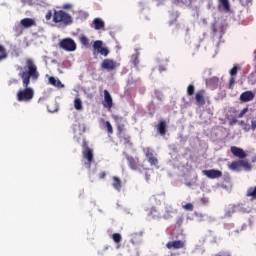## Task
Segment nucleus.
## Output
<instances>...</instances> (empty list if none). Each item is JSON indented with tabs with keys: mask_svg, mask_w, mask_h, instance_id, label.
<instances>
[{
	"mask_svg": "<svg viewBox=\"0 0 256 256\" xmlns=\"http://www.w3.org/2000/svg\"><path fill=\"white\" fill-rule=\"evenodd\" d=\"M26 71H23L19 74V77H21L23 81V87H25L24 90H20L17 93V100L18 101H31L35 95V91L33 88L29 87V83L31 79H34V81H37L39 79V72L37 71V66L35 65V62H33V59L28 58L26 60Z\"/></svg>",
	"mask_w": 256,
	"mask_h": 256,
	"instance_id": "f257e3e1",
	"label": "nucleus"
},
{
	"mask_svg": "<svg viewBox=\"0 0 256 256\" xmlns=\"http://www.w3.org/2000/svg\"><path fill=\"white\" fill-rule=\"evenodd\" d=\"M54 23H63V25H71L73 18L65 11H55L53 16Z\"/></svg>",
	"mask_w": 256,
	"mask_h": 256,
	"instance_id": "f03ea898",
	"label": "nucleus"
},
{
	"mask_svg": "<svg viewBox=\"0 0 256 256\" xmlns=\"http://www.w3.org/2000/svg\"><path fill=\"white\" fill-rule=\"evenodd\" d=\"M60 49L63 51H68L69 53H73V51H77V43L72 38H64L59 42Z\"/></svg>",
	"mask_w": 256,
	"mask_h": 256,
	"instance_id": "7ed1b4c3",
	"label": "nucleus"
},
{
	"mask_svg": "<svg viewBox=\"0 0 256 256\" xmlns=\"http://www.w3.org/2000/svg\"><path fill=\"white\" fill-rule=\"evenodd\" d=\"M119 64L113 59H104L101 63V69H104L105 71H115Z\"/></svg>",
	"mask_w": 256,
	"mask_h": 256,
	"instance_id": "20e7f679",
	"label": "nucleus"
},
{
	"mask_svg": "<svg viewBox=\"0 0 256 256\" xmlns=\"http://www.w3.org/2000/svg\"><path fill=\"white\" fill-rule=\"evenodd\" d=\"M83 158L87 159L88 163H85V167L87 169L91 168V163L93 162V150L84 144V149H83Z\"/></svg>",
	"mask_w": 256,
	"mask_h": 256,
	"instance_id": "39448f33",
	"label": "nucleus"
},
{
	"mask_svg": "<svg viewBox=\"0 0 256 256\" xmlns=\"http://www.w3.org/2000/svg\"><path fill=\"white\" fill-rule=\"evenodd\" d=\"M93 49L97 51V53H100V55H103L104 57H107V55H109V49L103 47V41L101 40H96L94 42Z\"/></svg>",
	"mask_w": 256,
	"mask_h": 256,
	"instance_id": "423d86ee",
	"label": "nucleus"
},
{
	"mask_svg": "<svg viewBox=\"0 0 256 256\" xmlns=\"http://www.w3.org/2000/svg\"><path fill=\"white\" fill-rule=\"evenodd\" d=\"M145 157L147 158L148 163H150V165H158L159 161L157 160L156 157L153 156V149L151 148H144L143 149Z\"/></svg>",
	"mask_w": 256,
	"mask_h": 256,
	"instance_id": "0eeeda50",
	"label": "nucleus"
},
{
	"mask_svg": "<svg viewBox=\"0 0 256 256\" xmlns=\"http://www.w3.org/2000/svg\"><path fill=\"white\" fill-rule=\"evenodd\" d=\"M202 173L208 177V179H219V177H223V172L215 169L203 170Z\"/></svg>",
	"mask_w": 256,
	"mask_h": 256,
	"instance_id": "6e6552de",
	"label": "nucleus"
},
{
	"mask_svg": "<svg viewBox=\"0 0 256 256\" xmlns=\"http://www.w3.org/2000/svg\"><path fill=\"white\" fill-rule=\"evenodd\" d=\"M103 107H105L106 109H111V107H113V97H111V93H109V91L104 90V100L102 102Z\"/></svg>",
	"mask_w": 256,
	"mask_h": 256,
	"instance_id": "1a4fd4ad",
	"label": "nucleus"
},
{
	"mask_svg": "<svg viewBox=\"0 0 256 256\" xmlns=\"http://www.w3.org/2000/svg\"><path fill=\"white\" fill-rule=\"evenodd\" d=\"M231 153L234 157H238V159H245V157H247V153L243 151V148H239L237 146L231 147Z\"/></svg>",
	"mask_w": 256,
	"mask_h": 256,
	"instance_id": "9d476101",
	"label": "nucleus"
},
{
	"mask_svg": "<svg viewBox=\"0 0 256 256\" xmlns=\"http://www.w3.org/2000/svg\"><path fill=\"white\" fill-rule=\"evenodd\" d=\"M255 99V93L251 91H246L240 95V101L243 103H249V101H253Z\"/></svg>",
	"mask_w": 256,
	"mask_h": 256,
	"instance_id": "9b49d317",
	"label": "nucleus"
},
{
	"mask_svg": "<svg viewBox=\"0 0 256 256\" xmlns=\"http://www.w3.org/2000/svg\"><path fill=\"white\" fill-rule=\"evenodd\" d=\"M167 249H183L185 242L181 240L171 241L166 244Z\"/></svg>",
	"mask_w": 256,
	"mask_h": 256,
	"instance_id": "f8f14e48",
	"label": "nucleus"
},
{
	"mask_svg": "<svg viewBox=\"0 0 256 256\" xmlns=\"http://www.w3.org/2000/svg\"><path fill=\"white\" fill-rule=\"evenodd\" d=\"M48 81H49L50 85H52L53 87H57L58 89H63V87H65V85H63V83H61V80H59V78L50 76L48 78Z\"/></svg>",
	"mask_w": 256,
	"mask_h": 256,
	"instance_id": "ddd939ff",
	"label": "nucleus"
},
{
	"mask_svg": "<svg viewBox=\"0 0 256 256\" xmlns=\"http://www.w3.org/2000/svg\"><path fill=\"white\" fill-rule=\"evenodd\" d=\"M20 25L25 29H29V27H34L35 21L32 18H24L20 21Z\"/></svg>",
	"mask_w": 256,
	"mask_h": 256,
	"instance_id": "4468645a",
	"label": "nucleus"
},
{
	"mask_svg": "<svg viewBox=\"0 0 256 256\" xmlns=\"http://www.w3.org/2000/svg\"><path fill=\"white\" fill-rule=\"evenodd\" d=\"M93 25L94 29H96V31H99V29H103L105 27V22L100 18H95L93 20Z\"/></svg>",
	"mask_w": 256,
	"mask_h": 256,
	"instance_id": "2eb2a0df",
	"label": "nucleus"
},
{
	"mask_svg": "<svg viewBox=\"0 0 256 256\" xmlns=\"http://www.w3.org/2000/svg\"><path fill=\"white\" fill-rule=\"evenodd\" d=\"M203 95H205V91L201 90L197 92L196 102L198 103V105H205V98L203 97Z\"/></svg>",
	"mask_w": 256,
	"mask_h": 256,
	"instance_id": "dca6fc26",
	"label": "nucleus"
},
{
	"mask_svg": "<svg viewBox=\"0 0 256 256\" xmlns=\"http://www.w3.org/2000/svg\"><path fill=\"white\" fill-rule=\"evenodd\" d=\"M74 109L76 111H83V101L81 100V98L76 97L74 99Z\"/></svg>",
	"mask_w": 256,
	"mask_h": 256,
	"instance_id": "f3484780",
	"label": "nucleus"
},
{
	"mask_svg": "<svg viewBox=\"0 0 256 256\" xmlns=\"http://www.w3.org/2000/svg\"><path fill=\"white\" fill-rule=\"evenodd\" d=\"M157 129L160 135H165V133H167V124L165 123V121H160Z\"/></svg>",
	"mask_w": 256,
	"mask_h": 256,
	"instance_id": "a211bd4d",
	"label": "nucleus"
},
{
	"mask_svg": "<svg viewBox=\"0 0 256 256\" xmlns=\"http://www.w3.org/2000/svg\"><path fill=\"white\" fill-rule=\"evenodd\" d=\"M228 167H229V169H231V171H241L240 160L233 161L232 163H230L228 165Z\"/></svg>",
	"mask_w": 256,
	"mask_h": 256,
	"instance_id": "6ab92c4d",
	"label": "nucleus"
},
{
	"mask_svg": "<svg viewBox=\"0 0 256 256\" xmlns=\"http://www.w3.org/2000/svg\"><path fill=\"white\" fill-rule=\"evenodd\" d=\"M218 83H219V78L217 77H213L210 80L206 81L207 87H211V89H215Z\"/></svg>",
	"mask_w": 256,
	"mask_h": 256,
	"instance_id": "aec40b11",
	"label": "nucleus"
},
{
	"mask_svg": "<svg viewBox=\"0 0 256 256\" xmlns=\"http://www.w3.org/2000/svg\"><path fill=\"white\" fill-rule=\"evenodd\" d=\"M112 187H114L116 191H121V179H119V177L117 176L113 177Z\"/></svg>",
	"mask_w": 256,
	"mask_h": 256,
	"instance_id": "412c9836",
	"label": "nucleus"
},
{
	"mask_svg": "<svg viewBox=\"0 0 256 256\" xmlns=\"http://www.w3.org/2000/svg\"><path fill=\"white\" fill-rule=\"evenodd\" d=\"M221 7H223L224 11L229 12L231 6L229 5V0H218Z\"/></svg>",
	"mask_w": 256,
	"mask_h": 256,
	"instance_id": "4be33fe9",
	"label": "nucleus"
},
{
	"mask_svg": "<svg viewBox=\"0 0 256 256\" xmlns=\"http://www.w3.org/2000/svg\"><path fill=\"white\" fill-rule=\"evenodd\" d=\"M240 167H243L245 171H251L252 167L247 160H240Z\"/></svg>",
	"mask_w": 256,
	"mask_h": 256,
	"instance_id": "5701e85b",
	"label": "nucleus"
},
{
	"mask_svg": "<svg viewBox=\"0 0 256 256\" xmlns=\"http://www.w3.org/2000/svg\"><path fill=\"white\" fill-rule=\"evenodd\" d=\"M79 41L84 47H87L89 45V38H87V36L85 35H81L79 37Z\"/></svg>",
	"mask_w": 256,
	"mask_h": 256,
	"instance_id": "b1692460",
	"label": "nucleus"
},
{
	"mask_svg": "<svg viewBox=\"0 0 256 256\" xmlns=\"http://www.w3.org/2000/svg\"><path fill=\"white\" fill-rule=\"evenodd\" d=\"M247 196L252 197V199H256V186L248 189Z\"/></svg>",
	"mask_w": 256,
	"mask_h": 256,
	"instance_id": "393cba45",
	"label": "nucleus"
},
{
	"mask_svg": "<svg viewBox=\"0 0 256 256\" xmlns=\"http://www.w3.org/2000/svg\"><path fill=\"white\" fill-rule=\"evenodd\" d=\"M3 59H7V52L5 51V47L0 45V61H3Z\"/></svg>",
	"mask_w": 256,
	"mask_h": 256,
	"instance_id": "a878e982",
	"label": "nucleus"
},
{
	"mask_svg": "<svg viewBox=\"0 0 256 256\" xmlns=\"http://www.w3.org/2000/svg\"><path fill=\"white\" fill-rule=\"evenodd\" d=\"M151 215L154 219H159V217H161V213H159V210L156 208H152Z\"/></svg>",
	"mask_w": 256,
	"mask_h": 256,
	"instance_id": "bb28decb",
	"label": "nucleus"
},
{
	"mask_svg": "<svg viewBox=\"0 0 256 256\" xmlns=\"http://www.w3.org/2000/svg\"><path fill=\"white\" fill-rule=\"evenodd\" d=\"M112 239L115 243H121V234L119 233L113 234Z\"/></svg>",
	"mask_w": 256,
	"mask_h": 256,
	"instance_id": "cd10ccee",
	"label": "nucleus"
},
{
	"mask_svg": "<svg viewBox=\"0 0 256 256\" xmlns=\"http://www.w3.org/2000/svg\"><path fill=\"white\" fill-rule=\"evenodd\" d=\"M128 161L131 169H137V164H135V160H133V158H128Z\"/></svg>",
	"mask_w": 256,
	"mask_h": 256,
	"instance_id": "c85d7f7f",
	"label": "nucleus"
},
{
	"mask_svg": "<svg viewBox=\"0 0 256 256\" xmlns=\"http://www.w3.org/2000/svg\"><path fill=\"white\" fill-rule=\"evenodd\" d=\"M187 93L188 95H193V93H195V86L189 85L187 88Z\"/></svg>",
	"mask_w": 256,
	"mask_h": 256,
	"instance_id": "c756f323",
	"label": "nucleus"
},
{
	"mask_svg": "<svg viewBox=\"0 0 256 256\" xmlns=\"http://www.w3.org/2000/svg\"><path fill=\"white\" fill-rule=\"evenodd\" d=\"M249 111V108H244L239 114H238V119H241L242 117H244L245 113H247Z\"/></svg>",
	"mask_w": 256,
	"mask_h": 256,
	"instance_id": "7c9ffc66",
	"label": "nucleus"
},
{
	"mask_svg": "<svg viewBox=\"0 0 256 256\" xmlns=\"http://www.w3.org/2000/svg\"><path fill=\"white\" fill-rule=\"evenodd\" d=\"M106 128L108 133H113V126H111V122L109 121L106 122Z\"/></svg>",
	"mask_w": 256,
	"mask_h": 256,
	"instance_id": "2f4dec72",
	"label": "nucleus"
},
{
	"mask_svg": "<svg viewBox=\"0 0 256 256\" xmlns=\"http://www.w3.org/2000/svg\"><path fill=\"white\" fill-rule=\"evenodd\" d=\"M183 209H186V211H193V204L187 203L183 206Z\"/></svg>",
	"mask_w": 256,
	"mask_h": 256,
	"instance_id": "473e14b6",
	"label": "nucleus"
},
{
	"mask_svg": "<svg viewBox=\"0 0 256 256\" xmlns=\"http://www.w3.org/2000/svg\"><path fill=\"white\" fill-rule=\"evenodd\" d=\"M230 75L233 77V75H237V66H234L231 70H230Z\"/></svg>",
	"mask_w": 256,
	"mask_h": 256,
	"instance_id": "72a5a7b5",
	"label": "nucleus"
},
{
	"mask_svg": "<svg viewBox=\"0 0 256 256\" xmlns=\"http://www.w3.org/2000/svg\"><path fill=\"white\" fill-rule=\"evenodd\" d=\"M22 3H24V5H33V0H22Z\"/></svg>",
	"mask_w": 256,
	"mask_h": 256,
	"instance_id": "f704fd0d",
	"label": "nucleus"
},
{
	"mask_svg": "<svg viewBox=\"0 0 256 256\" xmlns=\"http://www.w3.org/2000/svg\"><path fill=\"white\" fill-rule=\"evenodd\" d=\"M255 129H256V120H252V122H251V130L255 131Z\"/></svg>",
	"mask_w": 256,
	"mask_h": 256,
	"instance_id": "c9c22d12",
	"label": "nucleus"
},
{
	"mask_svg": "<svg viewBox=\"0 0 256 256\" xmlns=\"http://www.w3.org/2000/svg\"><path fill=\"white\" fill-rule=\"evenodd\" d=\"M51 17H53V14L51 12H48L46 14V21H50Z\"/></svg>",
	"mask_w": 256,
	"mask_h": 256,
	"instance_id": "e433bc0d",
	"label": "nucleus"
},
{
	"mask_svg": "<svg viewBox=\"0 0 256 256\" xmlns=\"http://www.w3.org/2000/svg\"><path fill=\"white\" fill-rule=\"evenodd\" d=\"M234 84H235V78L231 77L230 78V85H229L230 89H231V87H233Z\"/></svg>",
	"mask_w": 256,
	"mask_h": 256,
	"instance_id": "4c0bfd02",
	"label": "nucleus"
},
{
	"mask_svg": "<svg viewBox=\"0 0 256 256\" xmlns=\"http://www.w3.org/2000/svg\"><path fill=\"white\" fill-rule=\"evenodd\" d=\"M242 5H249L251 3V0H240Z\"/></svg>",
	"mask_w": 256,
	"mask_h": 256,
	"instance_id": "58836bf2",
	"label": "nucleus"
},
{
	"mask_svg": "<svg viewBox=\"0 0 256 256\" xmlns=\"http://www.w3.org/2000/svg\"><path fill=\"white\" fill-rule=\"evenodd\" d=\"M63 9H71V4H64Z\"/></svg>",
	"mask_w": 256,
	"mask_h": 256,
	"instance_id": "ea45409f",
	"label": "nucleus"
},
{
	"mask_svg": "<svg viewBox=\"0 0 256 256\" xmlns=\"http://www.w3.org/2000/svg\"><path fill=\"white\" fill-rule=\"evenodd\" d=\"M237 123V119H232L231 121H230V125H235Z\"/></svg>",
	"mask_w": 256,
	"mask_h": 256,
	"instance_id": "a19ab883",
	"label": "nucleus"
},
{
	"mask_svg": "<svg viewBox=\"0 0 256 256\" xmlns=\"http://www.w3.org/2000/svg\"><path fill=\"white\" fill-rule=\"evenodd\" d=\"M211 7H213V2H209L208 4V9H211Z\"/></svg>",
	"mask_w": 256,
	"mask_h": 256,
	"instance_id": "79ce46f5",
	"label": "nucleus"
},
{
	"mask_svg": "<svg viewBox=\"0 0 256 256\" xmlns=\"http://www.w3.org/2000/svg\"><path fill=\"white\" fill-rule=\"evenodd\" d=\"M249 126H244V131H249Z\"/></svg>",
	"mask_w": 256,
	"mask_h": 256,
	"instance_id": "37998d69",
	"label": "nucleus"
},
{
	"mask_svg": "<svg viewBox=\"0 0 256 256\" xmlns=\"http://www.w3.org/2000/svg\"><path fill=\"white\" fill-rule=\"evenodd\" d=\"M105 177V172H103L101 175H100V179H103Z\"/></svg>",
	"mask_w": 256,
	"mask_h": 256,
	"instance_id": "c03bdc74",
	"label": "nucleus"
},
{
	"mask_svg": "<svg viewBox=\"0 0 256 256\" xmlns=\"http://www.w3.org/2000/svg\"><path fill=\"white\" fill-rule=\"evenodd\" d=\"M232 213L235 211V206H230Z\"/></svg>",
	"mask_w": 256,
	"mask_h": 256,
	"instance_id": "a18cd8bd",
	"label": "nucleus"
},
{
	"mask_svg": "<svg viewBox=\"0 0 256 256\" xmlns=\"http://www.w3.org/2000/svg\"><path fill=\"white\" fill-rule=\"evenodd\" d=\"M252 161L253 163H256V156L253 157Z\"/></svg>",
	"mask_w": 256,
	"mask_h": 256,
	"instance_id": "49530a36",
	"label": "nucleus"
},
{
	"mask_svg": "<svg viewBox=\"0 0 256 256\" xmlns=\"http://www.w3.org/2000/svg\"><path fill=\"white\" fill-rule=\"evenodd\" d=\"M240 125H245V122H244V121H241V122H240Z\"/></svg>",
	"mask_w": 256,
	"mask_h": 256,
	"instance_id": "de8ad7c7",
	"label": "nucleus"
},
{
	"mask_svg": "<svg viewBox=\"0 0 256 256\" xmlns=\"http://www.w3.org/2000/svg\"><path fill=\"white\" fill-rule=\"evenodd\" d=\"M159 71H160V73H161L162 71H165V69H161V68H159Z\"/></svg>",
	"mask_w": 256,
	"mask_h": 256,
	"instance_id": "09e8293b",
	"label": "nucleus"
},
{
	"mask_svg": "<svg viewBox=\"0 0 256 256\" xmlns=\"http://www.w3.org/2000/svg\"><path fill=\"white\" fill-rule=\"evenodd\" d=\"M19 70H20V71H23V68L20 67Z\"/></svg>",
	"mask_w": 256,
	"mask_h": 256,
	"instance_id": "8fccbe9b",
	"label": "nucleus"
},
{
	"mask_svg": "<svg viewBox=\"0 0 256 256\" xmlns=\"http://www.w3.org/2000/svg\"><path fill=\"white\" fill-rule=\"evenodd\" d=\"M228 217H231V213H228Z\"/></svg>",
	"mask_w": 256,
	"mask_h": 256,
	"instance_id": "3c124183",
	"label": "nucleus"
}]
</instances>
